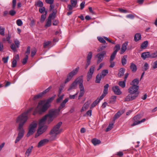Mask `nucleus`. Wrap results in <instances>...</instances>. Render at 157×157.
I'll list each match as a JSON object with an SVG mask.
<instances>
[{
  "label": "nucleus",
  "mask_w": 157,
  "mask_h": 157,
  "mask_svg": "<svg viewBox=\"0 0 157 157\" xmlns=\"http://www.w3.org/2000/svg\"><path fill=\"white\" fill-rule=\"evenodd\" d=\"M35 5L36 6L41 7L43 6V3L40 0H38L35 2Z\"/></svg>",
  "instance_id": "nucleus-35"
},
{
  "label": "nucleus",
  "mask_w": 157,
  "mask_h": 157,
  "mask_svg": "<svg viewBox=\"0 0 157 157\" xmlns=\"http://www.w3.org/2000/svg\"><path fill=\"white\" fill-rule=\"evenodd\" d=\"M45 120L42 118L39 122V127L35 135V137L37 138L40 135L44 132L47 128V126L45 125Z\"/></svg>",
  "instance_id": "nucleus-5"
},
{
  "label": "nucleus",
  "mask_w": 157,
  "mask_h": 157,
  "mask_svg": "<svg viewBox=\"0 0 157 157\" xmlns=\"http://www.w3.org/2000/svg\"><path fill=\"white\" fill-rule=\"evenodd\" d=\"M14 43L15 44L17 48H18L19 47V45L20 44V42L19 41L17 40H14Z\"/></svg>",
  "instance_id": "nucleus-63"
},
{
  "label": "nucleus",
  "mask_w": 157,
  "mask_h": 157,
  "mask_svg": "<svg viewBox=\"0 0 157 157\" xmlns=\"http://www.w3.org/2000/svg\"><path fill=\"white\" fill-rule=\"evenodd\" d=\"M16 23L17 25L21 26L23 24V22L20 19H18L16 21Z\"/></svg>",
  "instance_id": "nucleus-54"
},
{
  "label": "nucleus",
  "mask_w": 157,
  "mask_h": 157,
  "mask_svg": "<svg viewBox=\"0 0 157 157\" xmlns=\"http://www.w3.org/2000/svg\"><path fill=\"white\" fill-rule=\"evenodd\" d=\"M157 57V50L154 52L150 54V58H154Z\"/></svg>",
  "instance_id": "nucleus-41"
},
{
  "label": "nucleus",
  "mask_w": 157,
  "mask_h": 157,
  "mask_svg": "<svg viewBox=\"0 0 157 157\" xmlns=\"http://www.w3.org/2000/svg\"><path fill=\"white\" fill-rule=\"evenodd\" d=\"M59 111L58 109H52L49 111L48 114L45 115L42 118L45 121L47 120L50 123L59 114Z\"/></svg>",
  "instance_id": "nucleus-4"
},
{
  "label": "nucleus",
  "mask_w": 157,
  "mask_h": 157,
  "mask_svg": "<svg viewBox=\"0 0 157 157\" xmlns=\"http://www.w3.org/2000/svg\"><path fill=\"white\" fill-rule=\"evenodd\" d=\"M80 90L78 99H80L84 95L85 91L84 87H79Z\"/></svg>",
  "instance_id": "nucleus-24"
},
{
  "label": "nucleus",
  "mask_w": 157,
  "mask_h": 157,
  "mask_svg": "<svg viewBox=\"0 0 157 157\" xmlns=\"http://www.w3.org/2000/svg\"><path fill=\"white\" fill-rule=\"evenodd\" d=\"M113 124H109L107 128L106 131V132H108L110 131V130H111L113 128Z\"/></svg>",
  "instance_id": "nucleus-43"
},
{
  "label": "nucleus",
  "mask_w": 157,
  "mask_h": 157,
  "mask_svg": "<svg viewBox=\"0 0 157 157\" xmlns=\"http://www.w3.org/2000/svg\"><path fill=\"white\" fill-rule=\"evenodd\" d=\"M98 39L100 42L102 43L105 44L106 43V41L104 39L112 44H114L115 43V42H112V41L110 40L108 38L105 36H104L103 38L101 37H98Z\"/></svg>",
  "instance_id": "nucleus-16"
},
{
  "label": "nucleus",
  "mask_w": 157,
  "mask_h": 157,
  "mask_svg": "<svg viewBox=\"0 0 157 157\" xmlns=\"http://www.w3.org/2000/svg\"><path fill=\"white\" fill-rule=\"evenodd\" d=\"M92 52H88L86 57V63L85 65V68L87 69L88 66L90 64L91 60L92 57Z\"/></svg>",
  "instance_id": "nucleus-15"
},
{
  "label": "nucleus",
  "mask_w": 157,
  "mask_h": 157,
  "mask_svg": "<svg viewBox=\"0 0 157 157\" xmlns=\"http://www.w3.org/2000/svg\"><path fill=\"white\" fill-rule=\"evenodd\" d=\"M37 124L35 122H32L29 125V130L27 134V136L28 137L33 134L35 131V129L37 127Z\"/></svg>",
  "instance_id": "nucleus-9"
},
{
  "label": "nucleus",
  "mask_w": 157,
  "mask_h": 157,
  "mask_svg": "<svg viewBox=\"0 0 157 157\" xmlns=\"http://www.w3.org/2000/svg\"><path fill=\"white\" fill-rule=\"evenodd\" d=\"M124 112L123 111H118L114 115L113 119L114 120L118 118Z\"/></svg>",
  "instance_id": "nucleus-23"
},
{
  "label": "nucleus",
  "mask_w": 157,
  "mask_h": 157,
  "mask_svg": "<svg viewBox=\"0 0 157 157\" xmlns=\"http://www.w3.org/2000/svg\"><path fill=\"white\" fill-rule=\"evenodd\" d=\"M128 43V42L126 41L122 44L120 51L121 54H123L126 50Z\"/></svg>",
  "instance_id": "nucleus-19"
},
{
  "label": "nucleus",
  "mask_w": 157,
  "mask_h": 157,
  "mask_svg": "<svg viewBox=\"0 0 157 157\" xmlns=\"http://www.w3.org/2000/svg\"><path fill=\"white\" fill-rule=\"evenodd\" d=\"M92 114V110H88L86 113L85 115L84 116H90Z\"/></svg>",
  "instance_id": "nucleus-61"
},
{
  "label": "nucleus",
  "mask_w": 157,
  "mask_h": 157,
  "mask_svg": "<svg viewBox=\"0 0 157 157\" xmlns=\"http://www.w3.org/2000/svg\"><path fill=\"white\" fill-rule=\"evenodd\" d=\"M40 7L41 8L39 9V11L40 13H42L44 12L45 11V8L43 6Z\"/></svg>",
  "instance_id": "nucleus-60"
},
{
  "label": "nucleus",
  "mask_w": 157,
  "mask_h": 157,
  "mask_svg": "<svg viewBox=\"0 0 157 157\" xmlns=\"http://www.w3.org/2000/svg\"><path fill=\"white\" fill-rule=\"evenodd\" d=\"M124 69L123 68H121L120 69L118 74V77H121L122 76L124 75Z\"/></svg>",
  "instance_id": "nucleus-33"
},
{
  "label": "nucleus",
  "mask_w": 157,
  "mask_h": 157,
  "mask_svg": "<svg viewBox=\"0 0 157 157\" xmlns=\"http://www.w3.org/2000/svg\"><path fill=\"white\" fill-rule=\"evenodd\" d=\"M47 12H45V14H44L42 15L40 19V21L42 22H43L44 21L46 17V15L47 14Z\"/></svg>",
  "instance_id": "nucleus-42"
},
{
  "label": "nucleus",
  "mask_w": 157,
  "mask_h": 157,
  "mask_svg": "<svg viewBox=\"0 0 157 157\" xmlns=\"http://www.w3.org/2000/svg\"><path fill=\"white\" fill-rule=\"evenodd\" d=\"M33 148V146H31V147H29L26 150L25 153V155H27V157L29 156V155L32 152V149Z\"/></svg>",
  "instance_id": "nucleus-31"
},
{
  "label": "nucleus",
  "mask_w": 157,
  "mask_h": 157,
  "mask_svg": "<svg viewBox=\"0 0 157 157\" xmlns=\"http://www.w3.org/2000/svg\"><path fill=\"white\" fill-rule=\"evenodd\" d=\"M149 66L148 64L147 63H145L144 66H143L144 67V71H147L149 68Z\"/></svg>",
  "instance_id": "nucleus-47"
},
{
  "label": "nucleus",
  "mask_w": 157,
  "mask_h": 157,
  "mask_svg": "<svg viewBox=\"0 0 157 157\" xmlns=\"http://www.w3.org/2000/svg\"><path fill=\"white\" fill-rule=\"evenodd\" d=\"M79 69V67H77L75 69L69 73L67 76V78L65 81L64 83L65 84L70 81L72 77L77 74Z\"/></svg>",
  "instance_id": "nucleus-8"
},
{
  "label": "nucleus",
  "mask_w": 157,
  "mask_h": 157,
  "mask_svg": "<svg viewBox=\"0 0 157 157\" xmlns=\"http://www.w3.org/2000/svg\"><path fill=\"white\" fill-rule=\"evenodd\" d=\"M9 57L7 56L6 57H3L2 59V60L4 63H6L7 62L9 59Z\"/></svg>",
  "instance_id": "nucleus-59"
},
{
  "label": "nucleus",
  "mask_w": 157,
  "mask_h": 157,
  "mask_svg": "<svg viewBox=\"0 0 157 157\" xmlns=\"http://www.w3.org/2000/svg\"><path fill=\"white\" fill-rule=\"evenodd\" d=\"M77 84H79V87H83V80L82 77H79L77 78L75 81Z\"/></svg>",
  "instance_id": "nucleus-20"
},
{
  "label": "nucleus",
  "mask_w": 157,
  "mask_h": 157,
  "mask_svg": "<svg viewBox=\"0 0 157 157\" xmlns=\"http://www.w3.org/2000/svg\"><path fill=\"white\" fill-rule=\"evenodd\" d=\"M139 83V81L138 79H135L133 80L132 83H131V85H132V86H138Z\"/></svg>",
  "instance_id": "nucleus-30"
},
{
  "label": "nucleus",
  "mask_w": 157,
  "mask_h": 157,
  "mask_svg": "<svg viewBox=\"0 0 157 157\" xmlns=\"http://www.w3.org/2000/svg\"><path fill=\"white\" fill-rule=\"evenodd\" d=\"M28 55H26L25 57L23 59V60L22 61V63L24 64H25L27 62V60L28 59Z\"/></svg>",
  "instance_id": "nucleus-45"
},
{
  "label": "nucleus",
  "mask_w": 157,
  "mask_h": 157,
  "mask_svg": "<svg viewBox=\"0 0 157 157\" xmlns=\"http://www.w3.org/2000/svg\"><path fill=\"white\" fill-rule=\"evenodd\" d=\"M48 140L47 139H44L43 140H41L38 143V147H40L43 146H44V145H45V144H46L47 143H48Z\"/></svg>",
  "instance_id": "nucleus-22"
},
{
  "label": "nucleus",
  "mask_w": 157,
  "mask_h": 157,
  "mask_svg": "<svg viewBox=\"0 0 157 157\" xmlns=\"http://www.w3.org/2000/svg\"><path fill=\"white\" fill-rule=\"evenodd\" d=\"M112 90L114 93L117 95H120L122 94V91L118 86H114L112 87Z\"/></svg>",
  "instance_id": "nucleus-18"
},
{
  "label": "nucleus",
  "mask_w": 157,
  "mask_h": 157,
  "mask_svg": "<svg viewBox=\"0 0 157 157\" xmlns=\"http://www.w3.org/2000/svg\"><path fill=\"white\" fill-rule=\"evenodd\" d=\"M5 29L4 28L0 27V34L1 35L4 36L5 34Z\"/></svg>",
  "instance_id": "nucleus-53"
},
{
  "label": "nucleus",
  "mask_w": 157,
  "mask_h": 157,
  "mask_svg": "<svg viewBox=\"0 0 157 157\" xmlns=\"http://www.w3.org/2000/svg\"><path fill=\"white\" fill-rule=\"evenodd\" d=\"M55 14L56 13H54V12H53L51 14H50L47 20L46 24L44 26L45 27L47 28L50 27L51 25L52 24V18L53 16L55 15Z\"/></svg>",
  "instance_id": "nucleus-17"
},
{
  "label": "nucleus",
  "mask_w": 157,
  "mask_h": 157,
  "mask_svg": "<svg viewBox=\"0 0 157 157\" xmlns=\"http://www.w3.org/2000/svg\"><path fill=\"white\" fill-rule=\"evenodd\" d=\"M109 87V85L108 84H106L104 86L103 92L99 98H98L90 106V109H92L99 102L102 100L105 96L107 94L108 89Z\"/></svg>",
  "instance_id": "nucleus-6"
},
{
  "label": "nucleus",
  "mask_w": 157,
  "mask_h": 157,
  "mask_svg": "<svg viewBox=\"0 0 157 157\" xmlns=\"http://www.w3.org/2000/svg\"><path fill=\"white\" fill-rule=\"evenodd\" d=\"M148 42L147 41H145L143 43L141 46V48L145 49L147 47L148 45Z\"/></svg>",
  "instance_id": "nucleus-36"
},
{
  "label": "nucleus",
  "mask_w": 157,
  "mask_h": 157,
  "mask_svg": "<svg viewBox=\"0 0 157 157\" xmlns=\"http://www.w3.org/2000/svg\"><path fill=\"white\" fill-rule=\"evenodd\" d=\"M117 97L115 96H113L109 99V102L110 103L113 104L116 101Z\"/></svg>",
  "instance_id": "nucleus-34"
},
{
  "label": "nucleus",
  "mask_w": 157,
  "mask_h": 157,
  "mask_svg": "<svg viewBox=\"0 0 157 157\" xmlns=\"http://www.w3.org/2000/svg\"><path fill=\"white\" fill-rule=\"evenodd\" d=\"M106 47V45L102 46L99 47L97 50V52H99L104 49Z\"/></svg>",
  "instance_id": "nucleus-50"
},
{
  "label": "nucleus",
  "mask_w": 157,
  "mask_h": 157,
  "mask_svg": "<svg viewBox=\"0 0 157 157\" xmlns=\"http://www.w3.org/2000/svg\"><path fill=\"white\" fill-rule=\"evenodd\" d=\"M17 130L18 131V134L15 141L16 144L23 137L25 133L24 129L17 128Z\"/></svg>",
  "instance_id": "nucleus-10"
},
{
  "label": "nucleus",
  "mask_w": 157,
  "mask_h": 157,
  "mask_svg": "<svg viewBox=\"0 0 157 157\" xmlns=\"http://www.w3.org/2000/svg\"><path fill=\"white\" fill-rule=\"evenodd\" d=\"M109 71L108 70H104L101 72L100 75L102 77L104 78L108 73Z\"/></svg>",
  "instance_id": "nucleus-32"
},
{
  "label": "nucleus",
  "mask_w": 157,
  "mask_h": 157,
  "mask_svg": "<svg viewBox=\"0 0 157 157\" xmlns=\"http://www.w3.org/2000/svg\"><path fill=\"white\" fill-rule=\"evenodd\" d=\"M62 124V122H59L51 130L50 133V139L51 140L56 139L58 136L61 133L62 129L60 128V127Z\"/></svg>",
  "instance_id": "nucleus-3"
},
{
  "label": "nucleus",
  "mask_w": 157,
  "mask_h": 157,
  "mask_svg": "<svg viewBox=\"0 0 157 157\" xmlns=\"http://www.w3.org/2000/svg\"><path fill=\"white\" fill-rule=\"evenodd\" d=\"M141 57L144 60L147 58H150V54L149 52H146L142 53L141 54Z\"/></svg>",
  "instance_id": "nucleus-21"
},
{
  "label": "nucleus",
  "mask_w": 157,
  "mask_h": 157,
  "mask_svg": "<svg viewBox=\"0 0 157 157\" xmlns=\"http://www.w3.org/2000/svg\"><path fill=\"white\" fill-rule=\"evenodd\" d=\"M139 89V86H132L128 89V92L129 94L135 95L137 94V97L139 94V92L138 90Z\"/></svg>",
  "instance_id": "nucleus-11"
},
{
  "label": "nucleus",
  "mask_w": 157,
  "mask_h": 157,
  "mask_svg": "<svg viewBox=\"0 0 157 157\" xmlns=\"http://www.w3.org/2000/svg\"><path fill=\"white\" fill-rule=\"evenodd\" d=\"M141 39V35L139 33H136L134 37V40L135 41L137 42Z\"/></svg>",
  "instance_id": "nucleus-27"
},
{
  "label": "nucleus",
  "mask_w": 157,
  "mask_h": 157,
  "mask_svg": "<svg viewBox=\"0 0 157 157\" xmlns=\"http://www.w3.org/2000/svg\"><path fill=\"white\" fill-rule=\"evenodd\" d=\"M32 109V108L29 109L17 117L16 120V123H19L17 128L24 129L23 126L28 119V114Z\"/></svg>",
  "instance_id": "nucleus-2"
},
{
  "label": "nucleus",
  "mask_w": 157,
  "mask_h": 157,
  "mask_svg": "<svg viewBox=\"0 0 157 157\" xmlns=\"http://www.w3.org/2000/svg\"><path fill=\"white\" fill-rule=\"evenodd\" d=\"M77 86V84L74 81L71 85L69 88L68 89V90L70 91L72 89H75L76 88Z\"/></svg>",
  "instance_id": "nucleus-28"
},
{
  "label": "nucleus",
  "mask_w": 157,
  "mask_h": 157,
  "mask_svg": "<svg viewBox=\"0 0 157 157\" xmlns=\"http://www.w3.org/2000/svg\"><path fill=\"white\" fill-rule=\"evenodd\" d=\"M114 48L115 49V50L113 52L117 53V51L120 49V46L119 45V44H117L115 46Z\"/></svg>",
  "instance_id": "nucleus-49"
},
{
  "label": "nucleus",
  "mask_w": 157,
  "mask_h": 157,
  "mask_svg": "<svg viewBox=\"0 0 157 157\" xmlns=\"http://www.w3.org/2000/svg\"><path fill=\"white\" fill-rule=\"evenodd\" d=\"M92 142L94 145L95 146L100 144L101 143V141L100 140L94 138L92 140Z\"/></svg>",
  "instance_id": "nucleus-29"
},
{
  "label": "nucleus",
  "mask_w": 157,
  "mask_h": 157,
  "mask_svg": "<svg viewBox=\"0 0 157 157\" xmlns=\"http://www.w3.org/2000/svg\"><path fill=\"white\" fill-rule=\"evenodd\" d=\"M43 95L41 93H40V94L35 96L33 98L34 100H36L37 99H38L41 97L43 96Z\"/></svg>",
  "instance_id": "nucleus-52"
},
{
  "label": "nucleus",
  "mask_w": 157,
  "mask_h": 157,
  "mask_svg": "<svg viewBox=\"0 0 157 157\" xmlns=\"http://www.w3.org/2000/svg\"><path fill=\"white\" fill-rule=\"evenodd\" d=\"M17 61L15 60H13L12 62L11 67H15L17 66Z\"/></svg>",
  "instance_id": "nucleus-58"
},
{
  "label": "nucleus",
  "mask_w": 157,
  "mask_h": 157,
  "mask_svg": "<svg viewBox=\"0 0 157 157\" xmlns=\"http://www.w3.org/2000/svg\"><path fill=\"white\" fill-rule=\"evenodd\" d=\"M95 68V66L94 65H93L90 67L89 70L87 73V80L88 81L91 78Z\"/></svg>",
  "instance_id": "nucleus-12"
},
{
  "label": "nucleus",
  "mask_w": 157,
  "mask_h": 157,
  "mask_svg": "<svg viewBox=\"0 0 157 157\" xmlns=\"http://www.w3.org/2000/svg\"><path fill=\"white\" fill-rule=\"evenodd\" d=\"M51 88H52V87L51 86H50L47 89H46L43 92H41V93H42L43 95L44 94H46L48 92Z\"/></svg>",
  "instance_id": "nucleus-55"
},
{
  "label": "nucleus",
  "mask_w": 157,
  "mask_h": 157,
  "mask_svg": "<svg viewBox=\"0 0 157 157\" xmlns=\"http://www.w3.org/2000/svg\"><path fill=\"white\" fill-rule=\"evenodd\" d=\"M54 97H52L46 101H40L38 103L37 108L33 113V115H36L37 112L41 113L46 111L50 106V103L54 99Z\"/></svg>",
  "instance_id": "nucleus-1"
},
{
  "label": "nucleus",
  "mask_w": 157,
  "mask_h": 157,
  "mask_svg": "<svg viewBox=\"0 0 157 157\" xmlns=\"http://www.w3.org/2000/svg\"><path fill=\"white\" fill-rule=\"evenodd\" d=\"M125 80L123 81H120L118 82V85L123 88H124L125 86Z\"/></svg>",
  "instance_id": "nucleus-38"
},
{
  "label": "nucleus",
  "mask_w": 157,
  "mask_h": 157,
  "mask_svg": "<svg viewBox=\"0 0 157 157\" xmlns=\"http://www.w3.org/2000/svg\"><path fill=\"white\" fill-rule=\"evenodd\" d=\"M127 56H124L121 59V63L123 66L126 63V58Z\"/></svg>",
  "instance_id": "nucleus-37"
},
{
  "label": "nucleus",
  "mask_w": 157,
  "mask_h": 157,
  "mask_svg": "<svg viewBox=\"0 0 157 157\" xmlns=\"http://www.w3.org/2000/svg\"><path fill=\"white\" fill-rule=\"evenodd\" d=\"M90 104L89 102L88 101H87L85 103L83 107H84L85 109H87L89 108Z\"/></svg>",
  "instance_id": "nucleus-56"
},
{
  "label": "nucleus",
  "mask_w": 157,
  "mask_h": 157,
  "mask_svg": "<svg viewBox=\"0 0 157 157\" xmlns=\"http://www.w3.org/2000/svg\"><path fill=\"white\" fill-rule=\"evenodd\" d=\"M51 43V41H44V48H46Z\"/></svg>",
  "instance_id": "nucleus-57"
},
{
  "label": "nucleus",
  "mask_w": 157,
  "mask_h": 157,
  "mask_svg": "<svg viewBox=\"0 0 157 157\" xmlns=\"http://www.w3.org/2000/svg\"><path fill=\"white\" fill-rule=\"evenodd\" d=\"M64 96V95L63 94L59 97L57 100V102L58 103L60 101L63 99Z\"/></svg>",
  "instance_id": "nucleus-64"
},
{
  "label": "nucleus",
  "mask_w": 157,
  "mask_h": 157,
  "mask_svg": "<svg viewBox=\"0 0 157 157\" xmlns=\"http://www.w3.org/2000/svg\"><path fill=\"white\" fill-rule=\"evenodd\" d=\"M142 116L140 114H138L134 117L133 120L134 122L132 124V126L139 124L142 123L144 122L146 120V119L144 118L141 120L140 121V119L141 118Z\"/></svg>",
  "instance_id": "nucleus-7"
},
{
  "label": "nucleus",
  "mask_w": 157,
  "mask_h": 157,
  "mask_svg": "<svg viewBox=\"0 0 157 157\" xmlns=\"http://www.w3.org/2000/svg\"><path fill=\"white\" fill-rule=\"evenodd\" d=\"M43 95L41 93H40V94L35 96L33 98L34 100H36L37 99H38L41 97L43 96Z\"/></svg>",
  "instance_id": "nucleus-51"
},
{
  "label": "nucleus",
  "mask_w": 157,
  "mask_h": 157,
  "mask_svg": "<svg viewBox=\"0 0 157 157\" xmlns=\"http://www.w3.org/2000/svg\"><path fill=\"white\" fill-rule=\"evenodd\" d=\"M130 68L132 70V71L133 72H135L137 70V67L136 65L132 63H131V65L130 66Z\"/></svg>",
  "instance_id": "nucleus-25"
},
{
  "label": "nucleus",
  "mask_w": 157,
  "mask_h": 157,
  "mask_svg": "<svg viewBox=\"0 0 157 157\" xmlns=\"http://www.w3.org/2000/svg\"><path fill=\"white\" fill-rule=\"evenodd\" d=\"M102 78L100 75L98 74L96 77L95 82L97 83H100Z\"/></svg>",
  "instance_id": "nucleus-39"
},
{
  "label": "nucleus",
  "mask_w": 157,
  "mask_h": 157,
  "mask_svg": "<svg viewBox=\"0 0 157 157\" xmlns=\"http://www.w3.org/2000/svg\"><path fill=\"white\" fill-rule=\"evenodd\" d=\"M16 46L14 44H11L10 46V48L11 49L14 51L16 52Z\"/></svg>",
  "instance_id": "nucleus-62"
},
{
  "label": "nucleus",
  "mask_w": 157,
  "mask_h": 157,
  "mask_svg": "<svg viewBox=\"0 0 157 157\" xmlns=\"http://www.w3.org/2000/svg\"><path fill=\"white\" fill-rule=\"evenodd\" d=\"M152 69H155L157 68V60L154 61L151 64Z\"/></svg>",
  "instance_id": "nucleus-40"
},
{
  "label": "nucleus",
  "mask_w": 157,
  "mask_h": 157,
  "mask_svg": "<svg viewBox=\"0 0 157 157\" xmlns=\"http://www.w3.org/2000/svg\"><path fill=\"white\" fill-rule=\"evenodd\" d=\"M116 54V53L113 52L110 56V62H112L114 59Z\"/></svg>",
  "instance_id": "nucleus-44"
},
{
  "label": "nucleus",
  "mask_w": 157,
  "mask_h": 157,
  "mask_svg": "<svg viewBox=\"0 0 157 157\" xmlns=\"http://www.w3.org/2000/svg\"><path fill=\"white\" fill-rule=\"evenodd\" d=\"M71 4L73 7H75L77 3V0H71Z\"/></svg>",
  "instance_id": "nucleus-46"
},
{
  "label": "nucleus",
  "mask_w": 157,
  "mask_h": 157,
  "mask_svg": "<svg viewBox=\"0 0 157 157\" xmlns=\"http://www.w3.org/2000/svg\"><path fill=\"white\" fill-rule=\"evenodd\" d=\"M36 48H34L32 50L31 52V56L32 57H33L36 54Z\"/></svg>",
  "instance_id": "nucleus-48"
},
{
  "label": "nucleus",
  "mask_w": 157,
  "mask_h": 157,
  "mask_svg": "<svg viewBox=\"0 0 157 157\" xmlns=\"http://www.w3.org/2000/svg\"><path fill=\"white\" fill-rule=\"evenodd\" d=\"M137 97V94L133 95L129 94L124 98V102H127L133 100Z\"/></svg>",
  "instance_id": "nucleus-14"
},
{
  "label": "nucleus",
  "mask_w": 157,
  "mask_h": 157,
  "mask_svg": "<svg viewBox=\"0 0 157 157\" xmlns=\"http://www.w3.org/2000/svg\"><path fill=\"white\" fill-rule=\"evenodd\" d=\"M6 38H3L2 39V41L3 42H5L6 41H7L8 43H11V41L10 40V39L11 38V36L9 34L7 36H6Z\"/></svg>",
  "instance_id": "nucleus-26"
},
{
  "label": "nucleus",
  "mask_w": 157,
  "mask_h": 157,
  "mask_svg": "<svg viewBox=\"0 0 157 157\" xmlns=\"http://www.w3.org/2000/svg\"><path fill=\"white\" fill-rule=\"evenodd\" d=\"M106 51H103L102 52L98 54L96 57H97L98 59L97 60V63L98 64L101 62L104 58V56L106 55Z\"/></svg>",
  "instance_id": "nucleus-13"
}]
</instances>
